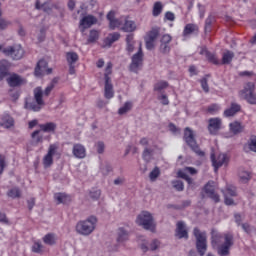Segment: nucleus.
I'll list each match as a JSON object with an SVG mask.
<instances>
[{
  "label": "nucleus",
  "instance_id": "49",
  "mask_svg": "<svg viewBox=\"0 0 256 256\" xmlns=\"http://www.w3.org/2000/svg\"><path fill=\"white\" fill-rule=\"evenodd\" d=\"M100 171L104 177H107L110 173H113V166L110 164H105L100 168Z\"/></svg>",
  "mask_w": 256,
  "mask_h": 256
},
{
  "label": "nucleus",
  "instance_id": "40",
  "mask_svg": "<svg viewBox=\"0 0 256 256\" xmlns=\"http://www.w3.org/2000/svg\"><path fill=\"white\" fill-rule=\"evenodd\" d=\"M7 195H8L11 199H19V197H21V189H19L18 187L11 188V189L7 192Z\"/></svg>",
  "mask_w": 256,
  "mask_h": 256
},
{
  "label": "nucleus",
  "instance_id": "39",
  "mask_svg": "<svg viewBox=\"0 0 256 256\" xmlns=\"http://www.w3.org/2000/svg\"><path fill=\"white\" fill-rule=\"evenodd\" d=\"M66 59L69 65H73L79 61V55L76 52H68L66 54Z\"/></svg>",
  "mask_w": 256,
  "mask_h": 256
},
{
  "label": "nucleus",
  "instance_id": "22",
  "mask_svg": "<svg viewBox=\"0 0 256 256\" xmlns=\"http://www.w3.org/2000/svg\"><path fill=\"white\" fill-rule=\"evenodd\" d=\"M239 112H241L240 104L231 102L230 107L224 111V117H235Z\"/></svg>",
  "mask_w": 256,
  "mask_h": 256
},
{
  "label": "nucleus",
  "instance_id": "51",
  "mask_svg": "<svg viewBox=\"0 0 256 256\" xmlns=\"http://www.w3.org/2000/svg\"><path fill=\"white\" fill-rule=\"evenodd\" d=\"M240 181L247 183L251 179V174L248 171L242 170L239 172Z\"/></svg>",
  "mask_w": 256,
  "mask_h": 256
},
{
  "label": "nucleus",
  "instance_id": "19",
  "mask_svg": "<svg viewBox=\"0 0 256 256\" xmlns=\"http://www.w3.org/2000/svg\"><path fill=\"white\" fill-rule=\"evenodd\" d=\"M15 126V119L11 117L8 113L3 114L0 118V127L4 129H11V127Z\"/></svg>",
  "mask_w": 256,
  "mask_h": 256
},
{
  "label": "nucleus",
  "instance_id": "14",
  "mask_svg": "<svg viewBox=\"0 0 256 256\" xmlns=\"http://www.w3.org/2000/svg\"><path fill=\"white\" fill-rule=\"evenodd\" d=\"M173 41V37L169 34H164L160 39L159 51L162 55H169L171 53V46L169 45Z\"/></svg>",
  "mask_w": 256,
  "mask_h": 256
},
{
  "label": "nucleus",
  "instance_id": "35",
  "mask_svg": "<svg viewBox=\"0 0 256 256\" xmlns=\"http://www.w3.org/2000/svg\"><path fill=\"white\" fill-rule=\"evenodd\" d=\"M159 33H161V30L158 27H154L147 33L145 39L155 42L157 37H159Z\"/></svg>",
  "mask_w": 256,
  "mask_h": 256
},
{
  "label": "nucleus",
  "instance_id": "63",
  "mask_svg": "<svg viewBox=\"0 0 256 256\" xmlns=\"http://www.w3.org/2000/svg\"><path fill=\"white\" fill-rule=\"evenodd\" d=\"M197 7H198V11H199V17H200V19H203L205 17L206 8L201 3H198Z\"/></svg>",
  "mask_w": 256,
  "mask_h": 256
},
{
  "label": "nucleus",
  "instance_id": "46",
  "mask_svg": "<svg viewBox=\"0 0 256 256\" xmlns=\"http://www.w3.org/2000/svg\"><path fill=\"white\" fill-rule=\"evenodd\" d=\"M111 73H113V63L108 62L105 68L104 81H111V77H109Z\"/></svg>",
  "mask_w": 256,
  "mask_h": 256
},
{
  "label": "nucleus",
  "instance_id": "15",
  "mask_svg": "<svg viewBox=\"0 0 256 256\" xmlns=\"http://www.w3.org/2000/svg\"><path fill=\"white\" fill-rule=\"evenodd\" d=\"M57 144H51L48 148L47 154L43 158V165L45 169L51 167L53 165V155L57 153Z\"/></svg>",
  "mask_w": 256,
  "mask_h": 256
},
{
  "label": "nucleus",
  "instance_id": "23",
  "mask_svg": "<svg viewBox=\"0 0 256 256\" xmlns=\"http://www.w3.org/2000/svg\"><path fill=\"white\" fill-rule=\"evenodd\" d=\"M121 39V34L119 32H114L108 34V36L103 40V47H111L113 43Z\"/></svg>",
  "mask_w": 256,
  "mask_h": 256
},
{
  "label": "nucleus",
  "instance_id": "25",
  "mask_svg": "<svg viewBox=\"0 0 256 256\" xmlns=\"http://www.w3.org/2000/svg\"><path fill=\"white\" fill-rule=\"evenodd\" d=\"M11 75L9 72V66L5 60L0 61V83L7 81V78Z\"/></svg>",
  "mask_w": 256,
  "mask_h": 256
},
{
  "label": "nucleus",
  "instance_id": "11",
  "mask_svg": "<svg viewBox=\"0 0 256 256\" xmlns=\"http://www.w3.org/2000/svg\"><path fill=\"white\" fill-rule=\"evenodd\" d=\"M141 65H143V49L141 48L140 44L138 52L132 56V61L129 66V70L132 73H139Z\"/></svg>",
  "mask_w": 256,
  "mask_h": 256
},
{
  "label": "nucleus",
  "instance_id": "12",
  "mask_svg": "<svg viewBox=\"0 0 256 256\" xmlns=\"http://www.w3.org/2000/svg\"><path fill=\"white\" fill-rule=\"evenodd\" d=\"M223 127V120H221V118L219 117H215V118H210L208 120V133H210V135H219V131H221Z\"/></svg>",
  "mask_w": 256,
  "mask_h": 256
},
{
  "label": "nucleus",
  "instance_id": "24",
  "mask_svg": "<svg viewBox=\"0 0 256 256\" xmlns=\"http://www.w3.org/2000/svg\"><path fill=\"white\" fill-rule=\"evenodd\" d=\"M54 199L57 201V205H69L71 203V196L66 193H56L54 194Z\"/></svg>",
  "mask_w": 256,
  "mask_h": 256
},
{
  "label": "nucleus",
  "instance_id": "2",
  "mask_svg": "<svg viewBox=\"0 0 256 256\" xmlns=\"http://www.w3.org/2000/svg\"><path fill=\"white\" fill-rule=\"evenodd\" d=\"M57 83H59V78L55 77L52 79V81L49 83V85L45 88L44 92L41 87H36L33 90L34 95V101L35 102H25V109H29V111L39 112L41 109H43L45 105V101L43 100L44 97H49L51 95V91L55 89L57 86Z\"/></svg>",
  "mask_w": 256,
  "mask_h": 256
},
{
  "label": "nucleus",
  "instance_id": "64",
  "mask_svg": "<svg viewBox=\"0 0 256 256\" xmlns=\"http://www.w3.org/2000/svg\"><path fill=\"white\" fill-rule=\"evenodd\" d=\"M158 100L161 101L162 105H169V98L166 94L158 96Z\"/></svg>",
  "mask_w": 256,
  "mask_h": 256
},
{
  "label": "nucleus",
  "instance_id": "61",
  "mask_svg": "<svg viewBox=\"0 0 256 256\" xmlns=\"http://www.w3.org/2000/svg\"><path fill=\"white\" fill-rule=\"evenodd\" d=\"M159 175H160L159 168H154L150 172L149 177H150L151 181H155V179H157V177H159Z\"/></svg>",
  "mask_w": 256,
  "mask_h": 256
},
{
  "label": "nucleus",
  "instance_id": "21",
  "mask_svg": "<svg viewBox=\"0 0 256 256\" xmlns=\"http://www.w3.org/2000/svg\"><path fill=\"white\" fill-rule=\"evenodd\" d=\"M204 191H205L206 195H208V197L210 199H213V201L215 203H219V201H221L219 194L215 193V187H213V185H211V182H208L205 185Z\"/></svg>",
  "mask_w": 256,
  "mask_h": 256
},
{
  "label": "nucleus",
  "instance_id": "45",
  "mask_svg": "<svg viewBox=\"0 0 256 256\" xmlns=\"http://www.w3.org/2000/svg\"><path fill=\"white\" fill-rule=\"evenodd\" d=\"M223 193L224 197H237V188L235 186H228Z\"/></svg>",
  "mask_w": 256,
  "mask_h": 256
},
{
  "label": "nucleus",
  "instance_id": "41",
  "mask_svg": "<svg viewBox=\"0 0 256 256\" xmlns=\"http://www.w3.org/2000/svg\"><path fill=\"white\" fill-rule=\"evenodd\" d=\"M131 109H133V103L125 102L124 105L121 108H119L118 114L125 115V113H129V111H131Z\"/></svg>",
  "mask_w": 256,
  "mask_h": 256
},
{
  "label": "nucleus",
  "instance_id": "26",
  "mask_svg": "<svg viewBox=\"0 0 256 256\" xmlns=\"http://www.w3.org/2000/svg\"><path fill=\"white\" fill-rule=\"evenodd\" d=\"M38 127L42 133H55L57 131V124L55 122H47L45 124H39Z\"/></svg>",
  "mask_w": 256,
  "mask_h": 256
},
{
  "label": "nucleus",
  "instance_id": "16",
  "mask_svg": "<svg viewBox=\"0 0 256 256\" xmlns=\"http://www.w3.org/2000/svg\"><path fill=\"white\" fill-rule=\"evenodd\" d=\"M97 17L89 14L86 15L84 17H82V19L79 22V25L82 29V31H85V29H89L91 27H93V25H97Z\"/></svg>",
  "mask_w": 256,
  "mask_h": 256
},
{
  "label": "nucleus",
  "instance_id": "62",
  "mask_svg": "<svg viewBox=\"0 0 256 256\" xmlns=\"http://www.w3.org/2000/svg\"><path fill=\"white\" fill-rule=\"evenodd\" d=\"M201 87L205 93H209V84L207 82V78H202L200 80Z\"/></svg>",
  "mask_w": 256,
  "mask_h": 256
},
{
  "label": "nucleus",
  "instance_id": "53",
  "mask_svg": "<svg viewBox=\"0 0 256 256\" xmlns=\"http://www.w3.org/2000/svg\"><path fill=\"white\" fill-rule=\"evenodd\" d=\"M41 130H36L31 134L32 139H34L35 143H43V136L39 135Z\"/></svg>",
  "mask_w": 256,
  "mask_h": 256
},
{
  "label": "nucleus",
  "instance_id": "13",
  "mask_svg": "<svg viewBox=\"0 0 256 256\" xmlns=\"http://www.w3.org/2000/svg\"><path fill=\"white\" fill-rule=\"evenodd\" d=\"M210 159L212 161V166L214 167L215 173H217L219 168L223 167V165H227V163H229V157H227V154H219L217 157H215V153H212Z\"/></svg>",
  "mask_w": 256,
  "mask_h": 256
},
{
  "label": "nucleus",
  "instance_id": "1",
  "mask_svg": "<svg viewBox=\"0 0 256 256\" xmlns=\"http://www.w3.org/2000/svg\"><path fill=\"white\" fill-rule=\"evenodd\" d=\"M211 245L213 249H217L219 256H229L231 247L235 245L233 234H221L216 230L211 231Z\"/></svg>",
  "mask_w": 256,
  "mask_h": 256
},
{
  "label": "nucleus",
  "instance_id": "30",
  "mask_svg": "<svg viewBox=\"0 0 256 256\" xmlns=\"http://www.w3.org/2000/svg\"><path fill=\"white\" fill-rule=\"evenodd\" d=\"M32 253H36L37 255H43V253L47 252V248L41 243V241H34L31 247Z\"/></svg>",
  "mask_w": 256,
  "mask_h": 256
},
{
  "label": "nucleus",
  "instance_id": "31",
  "mask_svg": "<svg viewBox=\"0 0 256 256\" xmlns=\"http://www.w3.org/2000/svg\"><path fill=\"white\" fill-rule=\"evenodd\" d=\"M126 51L129 55L135 51V37L133 34L126 36Z\"/></svg>",
  "mask_w": 256,
  "mask_h": 256
},
{
  "label": "nucleus",
  "instance_id": "58",
  "mask_svg": "<svg viewBox=\"0 0 256 256\" xmlns=\"http://www.w3.org/2000/svg\"><path fill=\"white\" fill-rule=\"evenodd\" d=\"M240 227L243 230V232L247 233L248 235L253 231V227H251L249 223H242Z\"/></svg>",
  "mask_w": 256,
  "mask_h": 256
},
{
  "label": "nucleus",
  "instance_id": "36",
  "mask_svg": "<svg viewBox=\"0 0 256 256\" xmlns=\"http://www.w3.org/2000/svg\"><path fill=\"white\" fill-rule=\"evenodd\" d=\"M215 21V16L213 14H209L205 20L204 32L211 33V28L213 27V22Z\"/></svg>",
  "mask_w": 256,
  "mask_h": 256
},
{
  "label": "nucleus",
  "instance_id": "43",
  "mask_svg": "<svg viewBox=\"0 0 256 256\" xmlns=\"http://www.w3.org/2000/svg\"><path fill=\"white\" fill-rule=\"evenodd\" d=\"M162 12H163V4L159 1L154 3L153 12H152L153 16L159 17V15H161Z\"/></svg>",
  "mask_w": 256,
  "mask_h": 256
},
{
  "label": "nucleus",
  "instance_id": "27",
  "mask_svg": "<svg viewBox=\"0 0 256 256\" xmlns=\"http://www.w3.org/2000/svg\"><path fill=\"white\" fill-rule=\"evenodd\" d=\"M229 128L233 135H239V133H243V131H245V126L239 121L231 122L229 124Z\"/></svg>",
  "mask_w": 256,
  "mask_h": 256
},
{
  "label": "nucleus",
  "instance_id": "7",
  "mask_svg": "<svg viewBox=\"0 0 256 256\" xmlns=\"http://www.w3.org/2000/svg\"><path fill=\"white\" fill-rule=\"evenodd\" d=\"M193 235L196 239V250L200 256L207 253V232H202L199 228L193 229Z\"/></svg>",
  "mask_w": 256,
  "mask_h": 256
},
{
  "label": "nucleus",
  "instance_id": "38",
  "mask_svg": "<svg viewBox=\"0 0 256 256\" xmlns=\"http://www.w3.org/2000/svg\"><path fill=\"white\" fill-rule=\"evenodd\" d=\"M97 41H99V32L95 29L90 30L89 36L87 39V44L97 43Z\"/></svg>",
  "mask_w": 256,
  "mask_h": 256
},
{
  "label": "nucleus",
  "instance_id": "29",
  "mask_svg": "<svg viewBox=\"0 0 256 256\" xmlns=\"http://www.w3.org/2000/svg\"><path fill=\"white\" fill-rule=\"evenodd\" d=\"M104 97L106 99H113V97H115V92L113 91V84L111 83V80H105Z\"/></svg>",
  "mask_w": 256,
  "mask_h": 256
},
{
  "label": "nucleus",
  "instance_id": "57",
  "mask_svg": "<svg viewBox=\"0 0 256 256\" xmlns=\"http://www.w3.org/2000/svg\"><path fill=\"white\" fill-rule=\"evenodd\" d=\"M144 40H145L146 49L148 51H153V49H155V41L149 40L147 38H144Z\"/></svg>",
  "mask_w": 256,
  "mask_h": 256
},
{
  "label": "nucleus",
  "instance_id": "52",
  "mask_svg": "<svg viewBox=\"0 0 256 256\" xmlns=\"http://www.w3.org/2000/svg\"><path fill=\"white\" fill-rule=\"evenodd\" d=\"M248 147L250 151H252L253 153H256V136L255 135L250 137L248 141Z\"/></svg>",
  "mask_w": 256,
  "mask_h": 256
},
{
  "label": "nucleus",
  "instance_id": "9",
  "mask_svg": "<svg viewBox=\"0 0 256 256\" xmlns=\"http://www.w3.org/2000/svg\"><path fill=\"white\" fill-rule=\"evenodd\" d=\"M2 53H4L6 57H11L14 61H19L25 56V50H23L21 45L8 46L2 50Z\"/></svg>",
  "mask_w": 256,
  "mask_h": 256
},
{
  "label": "nucleus",
  "instance_id": "55",
  "mask_svg": "<svg viewBox=\"0 0 256 256\" xmlns=\"http://www.w3.org/2000/svg\"><path fill=\"white\" fill-rule=\"evenodd\" d=\"M172 185L176 191H183L185 189V185L183 184V181L176 180L172 182Z\"/></svg>",
  "mask_w": 256,
  "mask_h": 256
},
{
  "label": "nucleus",
  "instance_id": "59",
  "mask_svg": "<svg viewBox=\"0 0 256 256\" xmlns=\"http://www.w3.org/2000/svg\"><path fill=\"white\" fill-rule=\"evenodd\" d=\"M161 245V242H159V240L154 239L152 240V242L150 243V251H157V249H159V246Z\"/></svg>",
  "mask_w": 256,
  "mask_h": 256
},
{
  "label": "nucleus",
  "instance_id": "60",
  "mask_svg": "<svg viewBox=\"0 0 256 256\" xmlns=\"http://www.w3.org/2000/svg\"><path fill=\"white\" fill-rule=\"evenodd\" d=\"M96 150L99 155L105 153V143H103L102 141L97 142Z\"/></svg>",
  "mask_w": 256,
  "mask_h": 256
},
{
  "label": "nucleus",
  "instance_id": "6",
  "mask_svg": "<svg viewBox=\"0 0 256 256\" xmlns=\"http://www.w3.org/2000/svg\"><path fill=\"white\" fill-rule=\"evenodd\" d=\"M136 223L146 231H155V220L153 219V214L149 211H142L137 216Z\"/></svg>",
  "mask_w": 256,
  "mask_h": 256
},
{
  "label": "nucleus",
  "instance_id": "20",
  "mask_svg": "<svg viewBox=\"0 0 256 256\" xmlns=\"http://www.w3.org/2000/svg\"><path fill=\"white\" fill-rule=\"evenodd\" d=\"M47 67H48L47 60L45 59L39 60L34 70L35 77H43V75H45V71L47 70Z\"/></svg>",
  "mask_w": 256,
  "mask_h": 256
},
{
  "label": "nucleus",
  "instance_id": "18",
  "mask_svg": "<svg viewBox=\"0 0 256 256\" xmlns=\"http://www.w3.org/2000/svg\"><path fill=\"white\" fill-rule=\"evenodd\" d=\"M72 153L76 159H85V157H87V150L82 144H74Z\"/></svg>",
  "mask_w": 256,
  "mask_h": 256
},
{
  "label": "nucleus",
  "instance_id": "54",
  "mask_svg": "<svg viewBox=\"0 0 256 256\" xmlns=\"http://www.w3.org/2000/svg\"><path fill=\"white\" fill-rule=\"evenodd\" d=\"M9 97L13 102H15L19 99V97H21V94L17 90L10 89L9 90Z\"/></svg>",
  "mask_w": 256,
  "mask_h": 256
},
{
  "label": "nucleus",
  "instance_id": "3",
  "mask_svg": "<svg viewBox=\"0 0 256 256\" xmlns=\"http://www.w3.org/2000/svg\"><path fill=\"white\" fill-rule=\"evenodd\" d=\"M96 227H97V217L89 216L86 220L79 221L76 224V232L79 235L88 237V235H91V233L95 231Z\"/></svg>",
  "mask_w": 256,
  "mask_h": 256
},
{
  "label": "nucleus",
  "instance_id": "44",
  "mask_svg": "<svg viewBox=\"0 0 256 256\" xmlns=\"http://www.w3.org/2000/svg\"><path fill=\"white\" fill-rule=\"evenodd\" d=\"M205 57L210 63H213V65H219V59H217V56H215L214 53L205 51Z\"/></svg>",
  "mask_w": 256,
  "mask_h": 256
},
{
  "label": "nucleus",
  "instance_id": "34",
  "mask_svg": "<svg viewBox=\"0 0 256 256\" xmlns=\"http://www.w3.org/2000/svg\"><path fill=\"white\" fill-rule=\"evenodd\" d=\"M235 57V53L231 50H226L222 54V62L221 65H229L231 64V61H233V58Z\"/></svg>",
  "mask_w": 256,
  "mask_h": 256
},
{
  "label": "nucleus",
  "instance_id": "33",
  "mask_svg": "<svg viewBox=\"0 0 256 256\" xmlns=\"http://www.w3.org/2000/svg\"><path fill=\"white\" fill-rule=\"evenodd\" d=\"M51 0H36L35 9L38 11L42 9L44 13H49L51 11V7L47 6V3H50Z\"/></svg>",
  "mask_w": 256,
  "mask_h": 256
},
{
  "label": "nucleus",
  "instance_id": "8",
  "mask_svg": "<svg viewBox=\"0 0 256 256\" xmlns=\"http://www.w3.org/2000/svg\"><path fill=\"white\" fill-rule=\"evenodd\" d=\"M129 237H131V234L125 229L124 227H119L116 232V242L117 244H113L108 247V251L110 253L119 251L120 245H125L127 241H129Z\"/></svg>",
  "mask_w": 256,
  "mask_h": 256
},
{
  "label": "nucleus",
  "instance_id": "5",
  "mask_svg": "<svg viewBox=\"0 0 256 256\" xmlns=\"http://www.w3.org/2000/svg\"><path fill=\"white\" fill-rule=\"evenodd\" d=\"M183 139L185 143L188 145V147H190L191 151L195 153V155H197L198 157L205 156V151L201 150V147H199V144H197L195 134H193V130H191V128H185Z\"/></svg>",
  "mask_w": 256,
  "mask_h": 256
},
{
  "label": "nucleus",
  "instance_id": "32",
  "mask_svg": "<svg viewBox=\"0 0 256 256\" xmlns=\"http://www.w3.org/2000/svg\"><path fill=\"white\" fill-rule=\"evenodd\" d=\"M193 33H199V26L193 23L186 24L183 30V36L188 37V35Z\"/></svg>",
  "mask_w": 256,
  "mask_h": 256
},
{
  "label": "nucleus",
  "instance_id": "37",
  "mask_svg": "<svg viewBox=\"0 0 256 256\" xmlns=\"http://www.w3.org/2000/svg\"><path fill=\"white\" fill-rule=\"evenodd\" d=\"M46 245H55L57 243V237L53 233H48L42 238Z\"/></svg>",
  "mask_w": 256,
  "mask_h": 256
},
{
  "label": "nucleus",
  "instance_id": "48",
  "mask_svg": "<svg viewBox=\"0 0 256 256\" xmlns=\"http://www.w3.org/2000/svg\"><path fill=\"white\" fill-rule=\"evenodd\" d=\"M151 157H153V149L146 147L142 153V159L149 162L151 161Z\"/></svg>",
  "mask_w": 256,
  "mask_h": 256
},
{
  "label": "nucleus",
  "instance_id": "10",
  "mask_svg": "<svg viewBox=\"0 0 256 256\" xmlns=\"http://www.w3.org/2000/svg\"><path fill=\"white\" fill-rule=\"evenodd\" d=\"M8 87L15 89V87H23L27 84V78L12 72L9 77L6 79Z\"/></svg>",
  "mask_w": 256,
  "mask_h": 256
},
{
  "label": "nucleus",
  "instance_id": "28",
  "mask_svg": "<svg viewBox=\"0 0 256 256\" xmlns=\"http://www.w3.org/2000/svg\"><path fill=\"white\" fill-rule=\"evenodd\" d=\"M135 29H137V25L135 24V21L124 18V24L121 27V30L124 31L125 33H133Z\"/></svg>",
  "mask_w": 256,
  "mask_h": 256
},
{
  "label": "nucleus",
  "instance_id": "50",
  "mask_svg": "<svg viewBox=\"0 0 256 256\" xmlns=\"http://www.w3.org/2000/svg\"><path fill=\"white\" fill-rule=\"evenodd\" d=\"M178 177H180V179H184V181H186L188 185H193V178L189 177V175H187V173H185L184 171H178Z\"/></svg>",
  "mask_w": 256,
  "mask_h": 256
},
{
  "label": "nucleus",
  "instance_id": "47",
  "mask_svg": "<svg viewBox=\"0 0 256 256\" xmlns=\"http://www.w3.org/2000/svg\"><path fill=\"white\" fill-rule=\"evenodd\" d=\"M219 111H221V106H219V104H211L207 107V113L210 115H217Z\"/></svg>",
  "mask_w": 256,
  "mask_h": 256
},
{
  "label": "nucleus",
  "instance_id": "17",
  "mask_svg": "<svg viewBox=\"0 0 256 256\" xmlns=\"http://www.w3.org/2000/svg\"><path fill=\"white\" fill-rule=\"evenodd\" d=\"M175 237L178 239H189V232L185 226V222L178 221L176 224Z\"/></svg>",
  "mask_w": 256,
  "mask_h": 256
},
{
  "label": "nucleus",
  "instance_id": "42",
  "mask_svg": "<svg viewBox=\"0 0 256 256\" xmlns=\"http://www.w3.org/2000/svg\"><path fill=\"white\" fill-rule=\"evenodd\" d=\"M167 87H169V82L161 80L154 84V91L161 92L163 89H167Z\"/></svg>",
  "mask_w": 256,
  "mask_h": 256
},
{
  "label": "nucleus",
  "instance_id": "4",
  "mask_svg": "<svg viewBox=\"0 0 256 256\" xmlns=\"http://www.w3.org/2000/svg\"><path fill=\"white\" fill-rule=\"evenodd\" d=\"M240 99H243L248 105H256V85L255 82H246L238 92Z\"/></svg>",
  "mask_w": 256,
  "mask_h": 256
},
{
  "label": "nucleus",
  "instance_id": "56",
  "mask_svg": "<svg viewBox=\"0 0 256 256\" xmlns=\"http://www.w3.org/2000/svg\"><path fill=\"white\" fill-rule=\"evenodd\" d=\"M110 29H117V27H121L123 25V21L119 20V19H114L112 20L110 23Z\"/></svg>",
  "mask_w": 256,
  "mask_h": 256
}]
</instances>
